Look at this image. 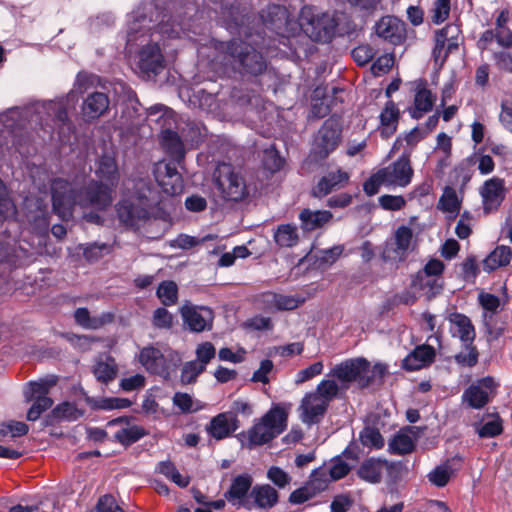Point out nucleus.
<instances>
[{
	"label": "nucleus",
	"mask_w": 512,
	"mask_h": 512,
	"mask_svg": "<svg viewBox=\"0 0 512 512\" xmlns=\"http://www.w3.org/2000/svg\"><path fill=\"white\" fill-rule=\"evenodd\" d=\"M343 126L341 117L333 114L327 118L313 137L308 154L310 163L321 165L342 143Z\"/></svg>",
	"instance_id": "7ed1b4c3"
},
{
	"label": "nucleus",
	"mask_w": 512,
	"mask_h": 512,
	"mask_svg": "<svg viewBox=\"0 0 512 512\" xmlns=\"http://www.w3.org/2000/svg\"><path fill=\"white\" fill-rule=\"evenodd\" d=\"M288 414L279 405L273 406L260 419L255 421L247 432L237 435L242 446L252 449L271 442L280 435L287 427Z\"/></svg>",
	"instance_id": "f03ea898"
},
{
	"label": "nucleus",
	"mask_w": 512,
	"mask_h": 512,
	"mask_svg": "<svg viewBox=\"0 0 512 512\" xmlns=\"http://www.w3.org/2000/svg\"><path fill=\"white\" fill-rule=\"evenodd\" d=\"M438 207L448 213H455L460 210L461 200H459L455 189L451 186H446L439 199Z\"/></svg>",
	"instance_id": "a19ab883"
},
{
	"label": "nucleus",
	"mask_w": 512,
	"mask_h": 512,
	"mask_svg": "<svg viewBox=\"0 0 512 512\" xmlns=\"http://www.w3.org/2000/svg\"><path fill=\"white\" fill-rule=\"evenodd\" d=\"M427 86L428 83L425 79H419L416 82L414 107L410 110L413 119L419 120L425 113L433 109L436 97Z\"/></svg>",
	"instance_id": "4be33fe9"
},
{
	"label": "nucleus",
	"mask_w": 512,
	"mask_h": 512,
	"mask_svg": "<svg viewBox=\"0 0 512 512\" xmlns=\"http://www.w3.org/2000/svg\"><path fill=\"white\" fill-rule=\"evenodd\" d=\"M51 198L54 213L62 220H68L74 206H80V188L65 179L56 178L51 183Z\"/></svg>",
	"instance_id": "39448f33"
},
{
	"label": "nucleus",
	"mask_w": 512,
	"mask_h": 512,
	"mask_svg": "<svg viewBox=\"0 0 512 512\" xmlns=\"http://www.w3.org/2000/svg\"><path fill=\"white\" fill-rule=\"evenodd\" d=\"M139 68L148 76H156L163 70L164 57L157 43L142 47L139 53Z\"/></svg>",
	"instance_id": "6ab92c4d"
},
{
	"label": "nucleus",
	"mask_w": 512,
	"mask_h": 512,
	"mask_svg": "<svg viewBox=\"0 0 512 512\" xmlns=\"http://www.w3.org/2000/svg\"><path fill=\"white\" fill-rule=\"evenodd\" d=\"M399 117L400 111L395 102L392 100L387 101L379 116L382 136L387 138L396 132Z\"/></svg>",
	"instance_id": "c756f323"
},
{
	"label": "nucleus",
	"mask_w": 512,
	"mask_h": 512,
	"mask_svg": "<svg viewBox=\"0 0 512 512\" xmlns=\"http://www.w3.org/2000/svg\"><path fill=\"white\" fill-rule=\"evenodd\" d=\"M152 324L158 329H171L173 315L165 307H159L153 312Z\"/></svg>",
	"instance_id": "e2e57ef3"
},
{
	"label": "nucleus",
	"mask_w": 512,
	"mask_h": 512,
	"mask_svg": "<svg viewBox=\"0 0 512 512\" xmlns=\"http://www.w3.org/2000/svg\"><path fill=\"white\" fill-rule=\"evenodd\" d=\"M465 351L454 356L455 362L462 367H474L478 363L479 352L474 344H465Z\"/></svg>",
	"instance_id": "864d4df0"
},
{
	"label": "nucleus",
	"mask_w": 512,
	"mask_h": 512,
	"mask_svg": "<svg viewBox=\"0 0 512 512\" xmlns=\"http://www.w3.org/2000/svg\"><path fill=\"white\" fill-rule=\"evenodd\" d=\"M511 259L512 249L506 245H499L483 260V270L491 273L500 267L509 265Z\"/></svg>",
	"instance_id": "c85d7f7f"
},
{
	"label": "nucleus",
	"mask_w": 512,
	"mask_h": 512,
	"mask_svg": "<svg viewBox=\"0 0 512 512\" xmlns=\"http://www.w3.org/2000/svg\"><path fill=\"white\" fill-rule=\"evenodd\" d=\"M387 180V172L379 169L364 181L363 191L367 196H373L379 192L383 184L387 186Z\"/></svg>",
	"instance_id": "3c124183"
},
{
	"label": "nucleus",
	"mask_w": 512,
	"mask_h": 512,
	"mask_svg": "<svg viewBox=\"0 0 512 512\" xmlns=\"http://www.w3.org/2000/svg\"><path fill=\"white\" fill-rule=\"evenodd\" d=\"M16 213V205L9 195L6 185L0 179V222H4Z\"/></svg>",
	"instance_id": "49530a36"
},
{
	"label": "nucleus",
	"mask_w": 512,
	"mask_h": 512,
	"mask_svg": "<svg viewBox=\"0 0 512 512\" xmlns=\"http://www.w3.org/2000/svg\"><path fill=\"white\" fill-rule=\"evenodd\" d=\"M156 295L164 306H173L178 301V286L172 280L162 281L156 290Z\"/></svg>",
	"instance_id": "ea45409f"
},
{
	"label": "nucleus",
	"mask_w": 512,
	"mask_h": 512,
	"mask_svg": "<svg viewBox=\"0 0 512 512\" xmlns=\"http://www.w3.org/2000/svg\"><path fill=\"white\" fill-rule=\"evenodd\" d=\"M97 174L101 179L112 185L117 182L119 179V172L115 160L110 157L102 158L99 162Z\"/></svg>",
	"instance_id": "c03bdc74"
},
{
	"label": "nucleus",
	"mask_w": 512,
	"mask_h": 512,
	"mask_svg": "<svg viewBox=\"0 0 512 512\" xmlns=\"http://www.w3.org/2000/svg\"><path fill=\"white\" fill-rule=\"evenodd\" d=\"M240 427V421L234 412H221L212 417L206 425V432L215 440L232 436Z\"/></svg>",
	"instance_id": "ddd939ff"
},
{
	"label": "nucleus",
	"mask_w": 512,
	"mask_h": 512,
	"mask_svg": "<svg viewBox=\"0 0 512 512\" xmlns=\"http://www.w3.org/2000/svg\"><path fill=\"white\" fill-rule=\"evenodd\" d=\"M92 372L97 381L108 384L117 377L118 366L114 357L108 355L105 360H99L95 363Z\"/></svg>",
	"instance_id": "2f4dec72"
},
{
	"label": "nucleus",
	"mask_w": 512,
	"mask_h": 512,
	"mask_svg": "<svg viewBox=\"0 0 512 512\" xmlns=\"http://www.w3.org/2000/svg\"><path fill=\"white\" fill-rule=\"evenodd\" d=\"M498 384L491 376L480 378L469 385L462 394V403L469 408L480 410L484 408L497 393Z\"/></svg>",
	"instance_id": "6e6552de"
},
{
	"label": "nucleus",
	"mask_w": 512,
	"mask_h": 512,
	"mask_svg": "<svg viewBox=\"0 0 512 512\" xmlns=\"http://www.w3.org/2000/svg\"><path fill=\"white\" fill-rule=\"evenodd\" d=\"M131 188H129L128 199L150 207V195L153 191V184L148 177H135L131 180Z\"/></svg>",
	"instance_id": "cd10ccee"
},
{
	"label": "nucleus",
	"mask_w": 512,
	"mask_h": 512,
	"mask_svg": "<svg viewBox=\"0 0 512 512\" xmlns=\"http://www.w3.org/2000/svg\"><path fill=\"white\" fill-rule=\"evenodd\" d=\"M161 145L176 162L179 163L184 159V144L176 131L171 129L163 130L161 133Z\"/></svg>",
	"instance_id": "7c9ffc66"
},
{
	"label": "nucleus",
	"mask_w": 512,
	"mask_h": 512,
	"mask_svg": "<svg viewBox=\"0 0 512 512\" xmlns=\"http://www.w3.org/2000/svg\"><path fill=\"white\" fill-rule=\"evenodd\" d=\"M363 446L381 449L384 446V439L378 428L366 426L359 434Z\"/></svg>",
	"instance_id": "de8ad7c7"
},
{
	"label": "nucleus",
	"mask_w": 512,
	"mask_h": 512,
	"mask_svg": "<svg viewBox=\"0 0 512 512\" xmlns=\"http://www.w3.org/2000/svg\"><path fill=\"white\" fill-rule=\"evenodd\" d=\"M57 381L56 376H51L50 378L29 382V392L26 393V397H49L50 389L57 384Z\"/></svg>",
	"instance_id": "a18cd8bd"
},
{
	"label": "nucleus",
	"mask_w": 512,
	"mask_h": 512,
	"mask_svg": "<svg viewBox=\"0 0 512 512\" xmlns=\"http://www.w3.org/2000/svg\"><path fill=\"white\" fill-rule=\"evenodd\" d=\"M413 237L412 229L402 225L397 228L395 232V243L397 249L400 251H407L410 247L411 241Z\"/></svg>",
	"instance_id": "774afa93"
},
{
	"label": "nucleus",
	"mask_w": 512,
	"mask_h": 512,
	"mask_svg": "<svg viewBox=\"0 0 512 512\" xmlns=\"http://www.w3.org/2000/svg\"><path fill=\"white\" fill-rule=\"evenodd\" d=\"M349 179V173L342 168H338L336 171H330L312 186L311 196L321 199L333 191L344 188L348 184Z\"/></svg>",
	"instance_id": "4468645a"
},
{
	"label": "nucleus",
	"mask_w": 512,
	"mask_h": 512,
	"mask_svg": "<svg viewBox=\"0 0 512 512\" xmlns=\"http://www.w3.org/2000/svg\"><path fill=\"white\" fill-rule=\"evenodd\" d=\"M412 285L414 287H418L421 290H424L428 299L434 298L443 290V284L439 281V279L431 278L428 276H422L421 279H417L416 275L412 281Z\"/></svg>",
	"instance_id": "79ce46f5"
},
{
	"label": "nucleus",
	"mask_w": 512,
	"mask_h": 512,
	"mask_svg": "<svg viewBox=\"0 0 512 512\" xmlns=\"http://www.w3.org/2000/svg\"><path fill=\"white\" fill-rule=\"evenodd\" d=\"M146 435L147 431L143 427L133 425L118 430L114 435V439L124 447H128L136 443Z\"/></svg>",
	"instance_id": "58836bf2"
},
{
	"label": "nucleus",
	"mask_w": 512,
	"mask_h": 512,
	"mask_svg": "<svg viewBox=\"0 0 512 512\" xmlns=\"http://www.w3.org/2000/svg\"><path fill=\"white\" fill-rule=\"evenodd\" d=\"M389 447L392 453L405 455L411 453L415 449V443L409 435L398 433L389 443Z\"/></svg>",
	"instance_id": "8fccbe9b"
},
{
	"label": "nucleus",
	"mask_w": 512,
	"mask_h": 512,
	"mask_svg": "<svg viewBox=\"0 0 512 512\" xmlns=\"http://www.w3.org/2000/svg\"><path fill=\"white\" fill-rule=\"evenodd\" d=\"M203 364H199L197 361L186 362L181 370V382L184 384H190L196 381L197 377L205 371Z\"/></svg>",
	"instance_id": "4d7b16f0"
},
{
	"label": "nucleus",
	"mask_w": 512,
	"mask_h": 512,
	"mask_svg": "<svg viewBox=\"0 0 512 512\" xmlns=\"http://www.w3.org/2000/svg\"><path fill=\"white\" fill-rule=\"evenodd\" d=\"M112 203L111 188L101 181H90L87 185L80 187V206L82 208L94 207L104 211Z\"/></svg>",
	"instance_id": "1a4fd4ad"
},
{
	"label": "nucleus",
	"mask_w": 512,
	"mask_h": 512,
	"mask_svg": "<svg viewBox=\"0 0 512 512\" xmlns=\"http://www.w3.org/2000/svg\"><path fill=\"white\" fill-rule=\"evenodd\" d=\"M274 241L281 248L294 247L299 242L298 230L292 224H280L274 232Z\"/></svg>",
	"instance_id": "f704fd0d"
},
{
	"label": "nucleus",
	"mask_w": 512,
	"mask_h": 512,
	"mask_svg": "<svg viewBox=\"0 0 512 512\" xmlns=\"http://www.w3.org/2000/svg\"><path fill=\"white\" fill-rule=\"evenodd\" d=\"M75 322L85 329H99L106 323L112 321L111 314H103L100 317H91L87 308L80 307L74 312Z\"/></svg>",
	"instance_id": "72a5a7b5"
},
{
	"label": "nucleus",
	"mask_w": 512,
	"mask_h": 512,
	"mask_svg": "<svg viewBox=\"0 0 512 512\" xmlns=\"http://www.w3.org/2000/svg\"><path fill=\"white\" fill-rule=\"evenodd\" d=\"M339 392V386L334 380H322L317 385V394L320 396V399L327 401L330 403L335 397H337Z\"/></svg>",
	"instance_id": "bf43d9fd"
},
{
	"label": "nucleus",
	"mask_w": 512,
	"mask_h": 512,
	"mask_svg": "<svg viewBox=\"0 0 512 512\" xmlns=\"http://www.w3.org/2000/svg\"><path fill=\"white\" fill-rule=\"evenodd\" d=\"M262 162L266 170L275 173L283 168L285 160L280 156L276 148L271 146L264 150Z\"/></svg>",
	"instance_id": "603ef678"
},
{
	"label": "nucleus",
	"mask_w": 512,
	"mask_h": 512,
	"mask_svg": "<svg viewBox=\"0 0 512 512\" xmlns=\"http://www.w3.org/2000/svg\"><path fill=\"white\" fill-rule=\"evenodd\" d=\"M261 18L265 27L278 35L289 32L291 25L290 14L285 6L270 4L261 12Z\"/></svg>",
	"instance_id": "2eb2a0df"
},
{
	"label": "nucleus",
	"mask_w": 512,
	"mask_h": 512,
	"mask_svg": "<svg viewBox=\"0 0 512 512\" xmlns=\"http://www.w3.org/2000/svg\"><path fill=\"white\" fill-rule=\"evenodd\" d=\"M370 362L363 358L347 359L335 365L328 376L338 379L342 383L358 382L361 388H366L373 383V377H369Z\"/></svg>",
	"instance_id": "0eeeda50"
},
{
	"label": "nucleus",
	"mask_w": 512,
	"mask_h": 512,
	"mask_svg": "<svg viewBox=\"0 0 512 512\" xmlns=\"http://www.w3.org/2000/svg\"><path fill=\"white\" fill-rule=\"evenodd\" d=\"M154 174L158 185L162 188L165 194L174 196L183 192V177L177 170L175 162L158 164Z\"/></svg>",
	"instance_id": "f8f14e48"
},
{
	"label": "nucleus",
	"mask_w": 512,
	"mask_h": 512,
	"mask_svg": "<svg viewBox=\"0 0 512 512\" xmlns=\"http://www.w3.org/2000/svg\"><path fill=\"white\" fill-rule=\"evenodd\" d=\"M436 358L435 348L428 344L416 346L402 361L406 371H417L431 365Z\"/></svg>",
	"instance_id": "412c9836"
},
{
	"label": "nucleus",
	"mask_w": 512,
	"mask_h": 512,
	"mask_svg": "<svg viewBox=\"0 0 512 512\" xmlns=\"http://www.w3.org/2000/svg\"><path fill=\"white\" fill-rule=\"evenodd\" d=\"M378 202L386 211H399L406 206V200L402 195L384 194L378 198Z\"/></svg>",
	"instance_id": "680f3d73"
},
{
	"label": "nucleus",
	"mask_w": 512,
	"mask_h": 512,
	"mask_svg": "<svg viewBox=\"0 0 512 512\" xmlns=\"http://www.w3.org/2000/svg\"><path fill=\"white\" fill-rule=\"evenodd\" d=\"M139 361L152 374L164 377L169 375L166 359L158 348L153 346L144 347L140 351Z\"/></svg>",
	"instance_id": "5701e85b"
},
{
	"label": "nucleus",
	"mask_w": 512,
	"mask_h": 512,
	"mask_svg": "<svg viewBox=\"0 0 512 512\" xmlns=\"http://www.w3.org/2000/svg\"><path fill=\"white\" fill-rule=\"evenodd\" d=\"M251 494L260 508H271L277 504L279 499L278 492L269 484L255 486Z\"/></svg>",
	"instance_id": "c9c22d12"
},
{
	"label": "nucleus",
	"mask_w": 512,
	"mask_h": 512,
	"mask_svg": "<svg viewBox=\"0 0 512 512\" xmlns=\"http://www.w3.org/2000/svg\"><path fill=\"white\" fill-rule=\"evenodd\" d=\"M216 49L221 63L242 78L255 79L267 71L268 61L263 52L243 39L219 42Z\"/></svg>",
	"instance_id": "f257e3e1"
},
{
	"label": "nucleus",
	"mask_w": 512,
	"mask_h": 512,
	"mask_svg": "<svg viewBox=\"0 0 512 512\" xmlns=\"http://www.w3.org/2000/svg\"><path fill=\"white\" fill-rule=\"evenodd\" d=\"M215 184L227 201L239 202L247 195V188L243 177L234 171L231 164H220L215 173Z\"/></svg>",
	"instance_id": "423d86ee"
},
{
	"label": "nucleus",
	"mask_w": 512,
	"mask_h": 512,
	"mask_svg": "<svg viewBox=\"0 0 512 512\" xmlns=\"http://www.w3.org/2000/svg\"><path fill=\"white\" fill-rule=\"evenodd\" d=\"M253 478L249 474H241L236 476L225 492L224 497L229 501L242 500L246 497L252 486Z\"/></svg>",
	"instance_id": "473e14b6"
},
{
	"label": "nucleus",
	"mask_w": 512,
	"mask_h": 512,
	"mask_svg": "<svg viewBox=\"0 0 512 512\" xmlns=\"http://www.w3.org/2000/svg\"><path fill=\"white\" fill-rule=\"evenodd\" d=\"M261 301L266 308L277 310H293L298 308L303 302V299L291 295H283L272 291H267L261 294Z\"/></svg>",
	"instance_id": "a878e982"
},
{
	"label": "nucleus",
	"mask_w": 512,
	"mask_h": 512,
	"mask_svg": "<svg viewBox=\"0 0 512 512\" xmlns=\"http://www.w3.org/2000/svg\"><path fill=\"white\" fill-rule=\"evenodd\" d=\"M53 414L60 420L76 421L83 416V411L79 410L74 404L70 402H63L58 404L53 409Z\"/></svg>",
	"instance_id": "5fc2aeb1"
},
{
	"label": "nucleus",
	"mask_w": 512,
	"mask_h": 512,
	"mask_svg": "<svg viewBox=\"0 0 512 512\" xmlns=\"http://www.w3.org/2000/svg\"><path fill=\"white\" fill-rule=\"evenodd\" d=\"M387 172V186L406 187L413 177V169L408 156H401L388 167L381 168Z\"/></svg>",
	"instance_id": "aec40b11"
},
{
	"label": "nucleus",
	"mask_w": 512,
	"mask_h": 512,
	"mask_svg": "<svg viewBox=\"0 0 512 512\" xmlns=\"http://www.w3.org/2000/svg\"><path fill=\"white\" fill-rule=\"evenodd\" d=\"M301 407L303 409L302 421L306 424H318L326 413L329 403L320 399L317 394H310L303 398Z\"/></svg>",
	"instance_id": "b1692460"
},
{
	"label": "nucleus",
	"mask_w": 512,
	"mask_h": 512,
	"mask_svg": "<svg viewBox=\"0 0 512 512\" xmlns=\"http://www.w3.org/2000/svg\"><path fill=\"white\" fill-rule=\"evenodd\" d=\"M109 98L105 93L93 92L87 96L81 106L85 121L91 122L102 116L109 108Z\"/></svg>",
	"instance_id": "393cba45"
},
{
	"label": "nucleus",
	"mask_w": 512,
	"mask_h": 512,
	"mask_svg": "<svg viewBox=\"0 0 512 512\" xmlns=\"http://www.w3.org/2000/svg\"><path fill=\"white\" fill-rule=\"evenodd\" d=\"M87 403L94 410L124 409L132 405V401L129 399L119 397L88 398Z\"/></svg>",
	"instance_id": "e433bc0d"
},
{
	"label": "nucleus",
	"mask_w": 512,
	"mask_h": 512,
	"mask_svg": "<svg viewBox=\"0 0 512 512\" xmlns=\"http://www.w3.org/2000/svg\"><path fill=\"white\" fill-rule=\"evenodd\" d=\"M375 33L390 44L399 45L406 36L405 24L395 16H383L375 24Z\"/></svg>",
	"instance_id": "f3484780"
},
{
	"label": "nucleus",
	"mask_w": 512,
	"mask_h": 512,
	"mask_svg": "<svg viewBox=\"0 0 512 512\" xmlns=\"http://www.w3.org/2000/svg\"><path fill=\"white\" fill-rule=\"evenodd\" d=\"M36 208L38 210V214L33 216L31 221L40 230L47 231L49 227V212L47 209V205L40 199L36 201Z\"/></svg>",
	"instance_id": "69168bd1"
},
{
	"label": "nucleus",
	"mask_w": 512,
	"mask_h": 512,
	"mask_svg": "<svg viewBox=\"0 0 512 512\" xmlns=\"http://www.w3.org/2000/svg\"><path fill=\"white\" fill-rule=\"evenodd\" d=\"M477 432L481 438H493L500 435L503 432L502 419L495 414V419L484 423Z\"/></svg>",
	"instance_id": "052dcab7"
},
{
	"label": "nucleus",
	"mask_w": 512,
	"mask_h": 512,
	"mask_svg": "<svg viewBox=\"0 0 512 512\" xmlns=\"http://www.w3.org/2000/svg\"><path fill=\"white\" fill-rule=\"evenodd\" d=\"M298 24L304 34L317 43L331 42L338 26L337 19L333 15L320 12L316 7L309 5L301 8Z\"/></svg>",
	"instance_id": "20e7f679"
},
{
	"label": "nucleus",
	"mask_w": 512,
	"mask_h": 512,
	"mask_svg": "<svg viewBox=\"0 0 512 512\" xmlns=\"http://www.w3.org/2000/svg\"><path fill=\"white\" fill-rule=\"evenodd\" d=\"M445 26H450L451 29H449V31L447 32L448 34V39H447V46H446V49L444 51V55L440 61V68L443 67V65L445 64V62L447 61L449 55L457 50L459 48V35L461 33V30L459 28V26L457 25H454V24H451V23H448L446 24Z\"/></svg>",
	"instance_id": "6e6d98bb"
},
{
	"label": "nucleus",
	"mask_w": 512,
	"mask_h": 512,
	"mask_svg": "<svg viewBox=\"0 0 512 512\" xmlns=\"http://www.w3.org/2000/svg\"><path fill=\"white\" fill-rule=\"evenodd\" d=\"M116 213L119 221L131 229H138L141 223L150 218L148 207L128 198H123L117 203Z\"/></svg>",
	"instance_id": "9b49d317"
},
{
	"label": "nucleus",
	"mask_w": 512,
	"mask_h": 512,
	"mask_svg": "<svg viewBox=\"0 0 512 512\" xmlns=\"http://www.w3.org/2000/svg\"><path fill=\"white\" fill-rule=\"evenodd\" d=\"M399 466V464L389 463L387 460L367 458L358 467L357 475L365 482L377 484L382 480V473L384 469L391 472L392 470L399 468Z\"/></svg>",
	"instance_id": "a211bd4d"
},
{
	"label": "nucleus",
	"mask_w": 512,
	"mask_h": 512,
	"mask_svg": "<svg viewBox=\"0 0 512 512\" xmlns=\"http://www.w3.org/2000/svg\"><path fill=\"white\" fill-rule=\"evenodd\" d=\"M332 218L333 214L328 210L311 211L309 208H305L299 214L301 228L308 232L322 228Z\"/></svg>",
	"instance_id": "bb28decb"
},
{
	"label": "nucleus",
	"mask_w": 512,
	"mask_h": 512,
	"mask_svg": "<svg viewBox=\"0 0 512 512\" xmlns=\"http://www.w3.org/2000/svg\"><path fill=\"white\" fill-rule=\"evenodd\" d=\"M505 182L502 178L493 177L485 181L481 195L485 214L496 212L505 199Z\"/></svg>",
	"instance_id": "dca6fc26"
},
{
	"label": "nucleus",
	"mask_w": 512,
	"mask_h": 512,
	"mask_svg": "<svg viewBox=\"0 0 512 512\" xmlns=\"http://www.w3.org/2000/svg\"><path fill=\"white\" fill-rule=\"evenodd\" d=\"M451 478V471L447 466H437L428 474L429 481L437 486L444 487L448 484Z\"/></svg>",
	"instance_id": "0e129e2a"
},
{
	"label": "nucleus",
	"mask_w": 512,
	"mask_h": 512,
	"mask_svg": "<svg viewBox=\"0 0 512 512\" xmlns=\"http://www.w3.org/2000/svg\"><path fill=\"white\" fill-rule=\"evenodd\" d=\"M350 470V465L342 459L341 455H338L332 458L328 474L332 481H338L347 476Z\"/></svg>",
	"instance_id": "13d9d810"
},
{
	"label": "nucleus",
	"mask_w": 512,
	"mask_h": 512,
	"mask_svg": "<svg viewBox=\"0 0 512 512\" xmlns=\"http://www.w3.org/2000/svg\"><path fill=\"white\" fill-rule=\"evenodd\" d=\"M28 401H33V404L27 412L28 421H36L40 418L41 414L53 405V400L50 397H27Z\"/></svg>",
	"instance_id": "09e8293b"
},
{
	"label": "nucleus",
	"mask_w": 512,
	"mask_h": 512,
	"mask_svg": "<svg viewBox=\"0 0 512 512\" xmlns=\"http://www.w3.org/2000/svg\"><path fill=\"white\" fill-rule=\"evenodd\" d=\"M180 314L191 332L201 333L213 328L214 312L208 306L183 305Z\"/></svg>",
	"instance_id": "9d476101"
},
{
	"label": "nucleus",
	"mask_w": 512,
	"mask_h": 512,
	"mask_svg": "<svg viewBox=\"0 0 512 512\" xmlns=\"http://www.w3.org/2000/svg\"><path fill=\"white\" fill-rule=\"evenodd\" d=\"M330 481L332 480L330 479L329 474H327L326 469L318 467L312 470L306 484L315 492L316 495H318L327 489Z\"/></svg>",
	"instance_id": "37998d69"
},
{
	"label": "nucleus",
	"mask_w": 512,
	"mask_h": 512,
	"mask_svg": "<svg viewBox=\"0 0 512 512\" xmlns=\"http://www.w3.org/2000/svg\"><path fill=\"white\" fill-rule=\"evenodd\" d=\"M267 477L279 488H284L291 482V476L278 466H271L267 471Z\"/></svg>",
	"instance_id": "338daca9"
},
{
	"label": "nucleus",
	"mask_w": 512,
	"mask_h": 512,
	"mask_svg": "<svg viewBox=\"0 0 512 512\" xmlns=\"http://www.w3.org/2000/svg\"><path fill=\"white\" fill-rule=\"evenodd\" d=\"M452 321L458 327L459 338L465 344H473L476 333L470 318L462 313H455Z\"/></svg>",
	"instance_id": "4c0bfd02"
}]
</instances>
